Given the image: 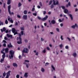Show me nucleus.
<instances>
[{"label":"nucleus","instance_id":"54","mask_svg":"<svg viewBox=\"0 0 78 78\" xmlns=\"http://www.w3.org/2000/svg\"><path fill=\"white\" fill-rule=\"evenodd\" d=\"M38 52H37L35 54V55H36V56H38Z\"/></svg>","mask_w":78,"mask_h":78},{"label":"nucleus","instance_id":"14","mask_svg":"<svg viewBox=\"0 0 78 78\" xmlns=\"http://www.w3.org/2000/svg\"><path fill=\"white\" fill-rule=\"evenodd\" d=\"M55 23H56V21L55 20H51V23L52 24H55Z\"/></svg>","mask_w":78,"mask_h":78},{"label":"nucleus","instance_id":"61","mask_svg":"<svg viewBox=\"0 0 78 78\" xmlns=\"http://www.w3.org/2000/svg\"><path fill=\"white\" fill-rule=\"evenodd\" d=\"M60 25L61 27H62L63 26V24L61 23L60 24Z\"/></svg>","mask_w":78,"mask_h":78},{"label":"nucleus","instance_id":"3","mask_svg":"<svg viewBox=\"0 0 78 78\" xmlns=\"http://www.w3.org/2000/svg\"><path fill=\"white\" fill-rule=\"evenodd\" d=\"M14 54V51L13 50H11L10 51H9V54L10 55L9 56V57L10 59H11V58H12L13 57V55Z\"/></svg>","mask_w":78,"mask_h":78},{"label":"nucleus","instance_id":"40","mask_svg":"<svg viewBox=\"0 0 78 78\" xmlns=\"http://www.w3.org/2000/svg\"><path fill=\"white\" fill-rule=\"evenodd\" d=\"M67 39L69 40V41H70V42L71 41V39L69 37H67Z\"/></svg>","mask_w":78,"mask_h":78},{"label":"nucleus","instance_id":"9","mask_svg":"<svg viewBox=\"0 0 78 78\" xmlns=\"http://www.w3.org/2000/svg\"><path fill=\"white\" fill-rule=\"evenodd\" d=\"M53 5H58V1H56V2H55V0H53Z\"/></svg>","mask_w":78,"mask_h":78},{"label":"nucleus","instance_id":"28","mask_svg":"<svg viewBox=\"0 0 78 78\" xmlns=\"http://www.w3.org/2000/svg\"><path fill=\"white\" fill-rule=\"evenodd\" d=\"M59 47L61 48H62V47H63V45H62V44H61L59 45Z\"/></svg>","mask_w":78,"mask_h":78},{"label":"nucleus","instance_id":"2","mask_svg":"<svg viewBox=\"0 0 78 78\" xmlns=\"http://www.w3.org/2000/svg\"><path fill=\"white\" fill-rule=\"evenodd\" d=\"M1 53L3 54L2 55V58L1 59L0 62L1 63H3V62L5 60V58L6 57V55H5V53L3 52L2 51H1Z\"/></svg>","mask_w":78,"mask_h":78},{"label":"nucleus","instance_id":"27","mask_svg":"<svg viewBox=\"0 0 78 78\" xmlns=\"http://www.w3.org/2000/svg\"><path fill=\"white\" fill-rule=\"evenodd\" d=\"M22 6V4L20 2H19L18 4V7H20V6Z\"/></svg>","mask_w":78,"mask_h":78},{"label":"nucleus","instance_id":"60","mask_svg":"<svg viewBox=\"0 0 78 78\" xmlns=\"http://www.w3.org/2000/svg\"><path fill=\"white\" fill-rule=\"evenodd\" d=\"M38 19H39V20H41V18L40 17L38 16Z\"/></svg>","mask_w":78,"mask_h":78},{"label":"nucleus","instance_id":"44","mask_svg":"<svg viewBox=\"0 0 78 78\" xmlns=\"http://www.w3.org/2000/svg\"><path fill=\"white\" fill-rule=\"evenodd\" d=\"M34 10H35V8H34V7L32 8V11H34Z\"/></svg>","mask_w":78,"mask_h":78},{"label":"nucleus","instance_id":"30","mask_svg":"<svg viewBox=\"0 0 78 78\" xmlns=\"http://www.w3.org/2000/svg\"><path fill=\"white\" fill-rule=\"evenodd\" d=\"M5 22L6 24H8V21L7 20H6Z\"/></svg>","mask_w":78,"mask_h":78},{"label":"nucleus","instance_id":"55","mask_svg":"<svg viewBox=\"0 0 78 78\" xmlns=\"http://www.w3.org/2000/svg\"><path fill=\"white\" fill-rule=\"evenodd\" d=\"M54 6H53V5H51V8H53L54 7Z\"/></svg>","mask_w":78,"mask_h":78},{"label":"nucleus","instance_id":"32","mask_svg":"<svg viewBox=\"0 0 78 78\" xmlns=\"http://www.w3.org/2000/svg\"><path fill=\"white\" fill-rule=\"evenodd\" d=\"M21 30L23 31L24 30V27H22L20 28Z\"/></svg>","mask_w":78,"mask_h":78},{"label":"nucleus","instance_id":"4","mask_svg":"<svg viewBox=\"0 0 78 78\" xmlns=\"http://www.w3.org/2000/svg\"><path fill=\"white\" fill-rule=\"evenodd\" d=\"M12 31L13 33H14V35L15 36L16 34H17V30L15 29L14 28H12Z\"/></svg>","mask_w":78,"mask_h":78},{"label":"nucleus","instance_id":"10","mask_svg":"<svg viewBox=\"0 0 78 78\" xmlns=\"http://www.w3.org/2000/svg\"><path fill=\"white\" fill-rule=\"evenodd\" d=\"M64 12L65 13V14H68V13H69V11L67 9H65L64 10Z\"/></svg>","mask_w":78,"mask_h":78},{"label":"nucleus","instance_id":"59","mask_svg":"<svg viewBox=\"0 0 78 78\" xmlns=\"http://www.w3.org/2000/svg\"><path fill=\"white\" fill-rule=\"evenodd\" d=\"M3 41V42H4V43H6V41L4 40Z\"/></svg>","mask_w":78,"mask_h":78},{"label":"nucleus","instance_id":"13","mask_svg":"<svg viewBox=\"0 0 78 78\" xmlns=\"http://www.w3.org/2000/svg\"><path fill=\"white\" fill-rule=\"evenodd\" d=\"M23 64H26V66L27 68H28L29 66H30V65L29 64V63L27 64V63L25 62H24Z\"/></svg>","mask_w":78,"mask_h":78},{"label":"nucleus","instance_id":"29","mask_svg":"<svg viewBox=\"0 0 78 78\" xmlns=\"http://www.w3.org/2000/svg\"><path fill=\"white\" fill-rule=\"evenodd\" d=\"M39 5L41 6H42V2H40L39 3Z\"/></svg>","mask_w":78,"mask_h":78},{"label":"nucleus","instance_id":"18","mask_svg":"<svg viewBox=\"0 0 78 78\" xmlns=\"http://www.w3.org/2000/svg\"><path fill=\"white\" fill-rule=\"evenodd\" d=\"M8 48H10V47H12V46L11 45V43H10L8 45Z\"/></svg>","mask_w":78,"mask_h":78},{"label":"nucleus","instance_id":"43","mask_svg":"<svg viewBox=\"0 0 78 78\" xmlns=\"http://www.w3.org/2000/svg\"><path fill=\"white\" fill-rule=\"evenodd\" d=\"M61 7L63 9H65V7L64 6H62Z\"/></svg>","mask_w":78,"mask_h":78},{"label":"nucleus","instance_id":"56","mask_svg":"<svg viewBox=\"0 0 78 78\" xmlns=\"http://www.w3.org/2000/svg\"><path fill=\"white\" fill-rule=\"evenodd\" d=\"M17 17H18V18H20V17H21L19 15H18L17 16Z\"/></svg>","mask_w":78,"mask_h":78},{"label":"nucleus","instance_id":"37","mask_svg":"<svg viewBox=\"0 0 78 78\" xmlns=\"http://www.w3.org/2000/svg\"><path fill=\"white\" fill-rule=\"evenodd\" d=\"M24 61L26 62H27L28 63V62H30V61H29V60H25Z\"/></svg>","mask_w":78,"mask_h":78},{"label":"nucleus","instance_id":"53","mask_svg":"<svg viewBox=\"0 0 78 78\" xmlns=\"http://www.w3.org/2000/svg\"><path fill=\"white\" fill-rule=\"evenodd\" d=\"M3 30L4 31H5V30H6V29H5V28L4 27L3 29Z\"/></svg>","mask_w":78,"mask_h":78},{"label":"nucleus","instance_id":"24","mask_svg":"<svg viewBox=\"0 0 78 78\" xmlns=\"http://www.w3.org/2000/svg\"><path fill=\"white\" fill-rule=\"evenodd\" d=\"M28 73H25L24 76H25V77H27V76H28Z\"/></svg>","mask_w":78,"mask_h":78},{"label":"nucleus","instance_id":"31","mask_svg":"<svg viewBox=\"0 0 78 78\" xmlns=\"http://www.w3.org/2000/svg\"><path fill=\"white\" fill-rule=\"evenodd\" d=\"M48 64H49V63L48 62H46V63H45V66H48Z\"/></svg>","mask_w":78,"mask_h":78},{"label":"nucleus","instance_id":"46","mask_svg":"<svg viewBox=\"0 0 78 78\" xmlns=\"http://www.w3.org/2000/svg\"><path fill=\"white\" fill-rule=\"evenodd\" d=\"M43 52L44 53H45L46 52V50H45V49H44L43 50Z\"/></svg>","mask_w":78,"mask_h":78},{"label":"nucleus","instance_id":"11","mask_svg":"<svg viewBox=\"0 0 78 78\" xmlns=\"http://www.w3.org/2000/svg\"><path fill=\"white\" fill-rule=\"evenodd\" d=\"M8 50L9 49L8 48H4L3 49V50L4 51H5V53H8Z\"/></svg>","mask_w":78,"mask_h":78},{"label":"nucleus","instance_id":"26","mask_svg":"<svg viewBox=\"0 0 78 78\" xmlns=\"http://www.w3.org/2000/svg\"><path fill=\"white\" fill-rule=\"evenodd\" d=\"M24 14H27V10H24Z\"/></svg>","mask_w":78,"mask_h":78},{"label":"nucleus","instance_id":"17","mask_svg":"<svg viewBox=\"0 0 78 78\" xmlns=\"http://www.w3.org/2000/svg\"><path fill=\"white\" fill-rule=\"evenodd\" d=\"M11 4V0H8L7 1V5H10Z\"/></svg>","mask_w":78,"mask_h":78},{"label":"nucleus","instance_id":"12","mask_svg":"<svg viewBox=\"0 0 78 78\" xmlns=\"http://www.w3.org/2000/svg\"><path fill=\"white\" fill-rule=\"evenodd\" d=\"M77 27V24L76 23L75 24V25H73L71 26V27L74 29L75 28V27Z\"/></svg>","mask_w":78,"mask_h":78},{"label":"nucleus","instance_id":"41","mask_svg":"<svg viewBox=\"0 0 78 78\" xmlns=\"http://www.w3.org/2000/svg\"><path fill=\"white\" fill-rule=\"evenodd\" d=\"M33 15L35 16H37V14L36 13H33Z\"/></svg>","mask_w":78,"mask_h":78},{"label":"nucleus","instance_id":"42","mask_svg":"<svg viewBox=\"0 0 78 78\" xmlns=\"http://www.w3.org/2000/svg\"><path fill=\"white\" fill-rule=\"evenodd\" d=\"M65 48L66 49H68L69 48V46H65Z\"/></svg>","mask_w":78,"mask_h":78},{"label":"nucleus","instance_id":"8","mask_svg":"<svg viewBox=\"0 0 78 78\" xmlns=\"http://www.w3.org/2000/svg\"><path fill=\"white\" fill-rule=\"evenodd\" d=\"M48 18V16H46L45 17L43 18V19H41V20L42 21H44V20H45L46 19H47Z\"/></svg>","mask_w":78,"mask_h":78},{"label":"nucleus","instance_id":"22","mask_svg":"<svg viewBox=\"0 0 78 78\" xmlns=\"http://www.w3.org/2000/svg\"><path fill=\"white\" fill-rule=\"evenodd\" d=\"M73 55L74 57H76V53H74L73 54Z\"/></svg>","mask_w":78,"mask_h":78},{"label":"nucleus","instance_id":"34","mask_svg":"<svg viewBox=\"0 0 78 78\" xmlns=\"http://www.w3.org/2000/svg\"><path fill=\"white\" fill-rule=\"evenodd\" d=\"M0 25H3V23L0 21Z\"/></svg>","mask_w":78,"mask_h":78},{"label":"nucleus","instance_id":"62","mask_svg":"<svg viewBox=\"0 0 78 78\" xmlns=\"http://www.w3.org/2000/svg\"><path fill=\"white\" fill-rule=\"evenodd\" d=\"M68 5L69 6H70V2H68Z\"/></svg>","mask_w":78,"mask_h":78},{"label":"nucleus","instance_id":"1","mask_svg":"<svg viewBox=\"0 0 78 78\" xmlns=\"http://www.w3.org/2000/svg\"><path fill=\"white\" fill-rule=\"evenodd\" d=\"M20 33H21V34H19V37H18L17 38V40H18L19 39L20 40V41H18L17 42V44H21L22 43V38H21V37H20L22 36V35H23V31H22Z\"/></svg>","mask_w":78,"mask_h":78},{"label":"nucleus","instance_id":"64","mask_svg":"<svg viewBox=\"0 0 78 78\" xmlns=\"http://www.w3.org/2000/svg\"><path fill=\"white\" fill-rule=\"evenodd\" d=\"M41 41H44V39H43L42 38H41Z\"/></svg>","mask_w":78,"mask_h":78},{"label":"nucleus","instance_id":"21","mask_svg":"<svg viewBox=\"0 0 78 78\" xmlns=\"http://www.w3.org/2000/svg\"><path fill=\"white\" fill-rule=\"evenodd\" d=\"M7 37H12V35H9L8 34H7Z\"/></svg>","mask_w":78,"mask_h":78},{"label":"nucleus","instance_id":"63","mask_svg":"<svg viewBox=\"0 0 78 78\" xmlns=\"http://www.w3.org/2000/svg\"><path fill=\"white\" fill-rule=\"evenodd\" d=\"M3 45L4 47H6V44L4 43Z\"/></svg>","mask_w":78,"mask_h":78},{"label":"nucleus","instance_id":"19","mask_svg":"<svg viewBox=\"0 0 78 78\" xmlns=\"http://www.w3.org/2000/svg\"><path fill=\"white\" fill-rule=\"evenodd\" d=\"M69 16L70 17L72 20H73V17H72V15L71 14H69Z\"/></svg>","mask_w":78,"mask_h":78},{"label":"nucleus","instance_id":"36","mask_svg":"<svg viewBox=\"0 0 78 78\" xmlns=\"http://www.w3.org/2000/svg\"><path fill=\"white\" fill-rule=\"evenodd\" d=\"M12 20V19L11 18H9H9H8V20L9 21V22H10V20Z\"/></svg>","mask_w":78,"mask_h":78},{"label":"nucleus","instance_id":"50","mask_svg":"<svg viewBox=\"0 0 78 78\" xmlns=\"http://www.w3.org/2000/svg\"><path fill=\"white\" fill-rule=\"evenodd\" d=\"M10 22L12 23H13V21L12 20H11Z\"/></svg>","mask_w":78,"mask_h":78},{"label":"nucleus","instance_id":"23","mask_svg":"<svg viewBox=\"0 0 78 78\" xmlns=\"http://www.w3.org/2000/svg\"><path fill=\"white\" fill-rule=\"evenodd\" d=\"M13 65L14 67H17V65L16 63H13Z\"/></svg>","mask_w":78,"mask_h":78},{"label":"nucleus","instance_id":"38","mask_svg":"<svg viewBox=\"0 0 78 78\" xmlns=\"http://www.w3.org/2000/svg\"><path fill=\"white\" fill-rule=\"evenodd\" d=\"M63 17H65L66 19H68V17L66 16V15H63Z\"/></svg>","mask_w":78,"mask_h":78},{"label":"nucleus","instance_id":"5","mask_svg":"<svg viewBox=\"0 0 78 78\" xmlns=\"http://www.w3.org/2000/svg\"><path fill=\"white\" fill-rule=\"evenodd\" d=\"M11 9V5H9L8 6V11L9 14L10 15H12V14H14V13L13 12H12L11 13V11H10V9Z\"/></svg>","mask_w":78,"mask_h":78},{"label":"nucleus","instance_id":"45","mask_svg":"<svg viewBox=\"0 0 78 78\" xmlns=\"http://www.w3.org/2000/svg\"><path fill=\"white\" fill-rule=\"evenodd\" d=\"M43 13L44 15H45V14H46V11H44L43 12Z\"/></svg>","mask_w":78,"mask_h":78},{"label":"nucleus","instance_id":"39","mask_svg":"<svg viewBox=\"0 0 78 78\" xmlns=\"http://www.w3.org/2000/svg\"><path fill=\"white\" fill-rule=\"evenodd\" d=\"M20 76L19 74H17L16 76V78H19Z\"/></svg>","mask_w":78,"mask_h":78},{"label":"nucleus","instance_id":"33","mask_svg":"<svg viewBox=\"0 0 78 78\" xmlns=\"http://www.w3.org/2000/svg\"><path fill=\"white\" fill-rule=\"evenodd\" d=\"M3 76L4 77H5L6 76V73H5V72H4L3 73Z\"/></svg>","mask_w":78,"mask_h":78},{"label":"nucleus","instance_id":"49","mask_svg":"<svg viewBox=\"0 0 78 78\" xmlns=\"http://www.w3.org/2000/svg\"><path fill=\"white\" fill-rule=\"evenodd\" d=\"M58 21L59 22H62V20H61L60 19H59L58 20Z\"/></svg>","mask_w":78,"mask_h":78},{"label":"nucleus","instance_id":"20","mask_svg":"<svg viewBox=\"0 0 78 78\" xmlns=\"http://www.w3.org/2000/svg\"><path fill=\"white\" fill-rule=\"evenodd\" d=\"M41 71L42 72H45V69H44L43 68H41Z\"/></svg>","mask_w":78,"mask_h":78},{"label":"nucleus","instance_id":"58","mask_svg":"<svg viewBox=\"0 0 78 78\" xmlns=\"http://www.w3.org/2000/svg\"><path fill=\"white\" fill-rule=\"evenodd\" d=\"M5 3H4L3 7H4V8H5Z\"/></svg>","mask_w":78,"mask_h":78},{"label":"nucleus","instance_id":"7","mask_svg":"<svg viewBox=\"0 0 78 78\" xmlns=\"http://www.w3.org/2000/svg\"><path fill=\"white\" fill-rule=\"evenodd\" d=\"M28 49L27 48H24L23 51V53H28Z\"/></svg>","mask_w":78,"mask_h":78},{"label":"nucleus","instance_id":"35","mask_svg":"<svg viewBox=\"0 0 78 78\" xmlns=\"http://www.w3.org/2000/svg\"><path fill=\"white\" fill-rule=\"evenodd\" d=\"M52 3V1L51 0L50 1L49 3V5H50L51 3Z\"/></svg>","mask_w":78,"mask_h":78},{"label":"nucleus","instance_id":"6","mask_svg":"<svg viewBox=\"0 0 78 78\" xmlns=\"http://www.w3.org/2000/svg\"><path fill=\"white\" fill-rule=\"evenodd\" d=\"M11 71H9L7 73H6V76L5 78H9V77L10 76V73Z\"/></svg>","mask_w":78,"mask_h":78},{"label":"nucleus","instance_id":"15","mask_svg":"<svg viewBox=\"0 0 78 78\" xmlns=\"http://www.w3.org/2000/svg\"><path fill=\"white\" fill-rule=\"evenodd\" d=\"M51 68L52 69H51V71L52 72H53V70H55V67L53 65L51 66Z\"/></svg>","mask_w":78,"mask_h":78},{"label":"nucleus","instance_id":"47","mask_svg":"<svg viewBox=\"0 0 78 78\" xmlns=\"http://www.w3.org/2000/svg\"><path fill=\"white\" fill-rule=\"evenodd\" d=\"M56 30L57 31H58V32H59V29L58 28H57L56 29Z\"/></svg>","mask_w":78,"mask_h":78},{"label":"nucleus","instance_id":"25","mask_svg":"<svg viewBox=\"0 0 78 78\" xmlns=\"http://www.w3.org/2000/svg\"><path fill=\"white\" fill-rule=\"evenodd\" d=\"M60 39L62 41H63V40H64V38H63V36L61 35L60 36Z\"/></svg>","mask_w":78,"mask_h":78},{"label":"nucleus","instance_id":"16","mask_svg":"<svg viewBox=\"0 0 78 78\" xmlns=\"http://www.w3.org/2000/svg\"><path fill=\"white\" fill-rule=\"evenodd\" d=\"M23 18L24 19L27 20V15H24L23 16Z\"/></svg>","mask_w":78,"mask_h":78},{"label":"nucleus","instance_id":"57","mask_svg":"<svg viewBox=\"0 0 78 78\" xmlns=\"http://www.w3.org/2000/svg\"><path fill=\"white\" fill-rule=\"evenodd\" d=\"M19 59H21V58H22V56L21 55H19Z\"/></svg>","mask_w":78,"mask_h":78},{"label":"nucleus","instance_id":"51","mask_svg":"<svg viewBox=\"0 0 78 78\" xmlns=\"http://www.w3.org/2000/svg\"><path fill=\"white\" fill-rule=\"evenodd\" d=\"M15 25L16 26L18 25V23H17V22H16V23H15Z\"/></svg>","mask_w":78,"mask_h":78},{"label":"nucleus","instance_id":"48","mask_svg":"<svg viewBox=\"0 0 78 78\" xmlns=\"http://www.w3.org/2000/svg\"><path fill=\"white\" fill-rule=\"evenodd\" d=\"M37 7L38 9H40V8H41V6L39 5L37 6Z\"/></svg>","mask_w":78,"mask_h":78},{"label":"nucleus","instance_id":"52","mask_svg":"<svg viewBox=\"0 0 78 78\" xmlns=\"http://www.w3.org/2000/svg\"><path fill=\"white\" fill-rule=\"evenodd\" d=\"M46 48H47V50H50V48H49V47H47Z\"/></svg>","mask_w":78,"mask_h":78}]
</instances>
